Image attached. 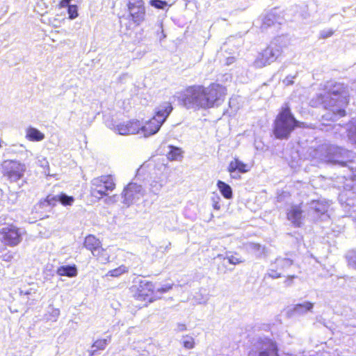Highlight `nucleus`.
Wrapping results in <instances>:
<instances>
[{"label": "nucleus", "mask_w": 356, "mask_h": 356, "mask_svg": "<svg viewBox=\"0 0 356 356\" xmlns=\"http://www.w3.org/2000/svg\"><path fill=\"white\" fill-rule=\"evenodd\" d=\"M227 95V88L218 83H211L207 87L194 84L186 86L180 93L179 102L186 109L210 108Z\"/></svg>", "instance_id": "f257e3e1"}, {"label": "nucleus", "mask_w": 356, "mask_h": 356, "mask_svg": "<svg viewBox=\"0 0 356 356\" xmlns=\"http://www.w3.org/2000/svg\"><path fill=\"white\" fill-rule=\"evenodd\" d=\"M303 122L298 120L292 113L288 103H285L276 115L272 128V134L275 139L287 140L297 128H306Z\"/></svg>", "instance_id": "f03ea898"}, {"label": "nucleus", "mask_w": 356, "mask_h": 356, "mask_svg": "<svg viewBox=\"0 0 356 356\" xmlns=\"http://www.w3.org/2000/svg\"><path fill=\"white\" fill-rule=\"evenodd\" d=\"M173 110L171 102H166L161 104L154 112V115L140 123V134L148 137L156 134Z\"/></svg>", "instance_id": "7ed1b4c3"}, {"label": "nucleus", "mask_w": 356, "mask_h": 356, "mask_svg": "<svg viewBox=\"0 0 356 356\" xmlns=\"http://www.w3.org/2000/svg\"><path fill=\"white\" fill-rule=\"evenodd\" d=\"M332 96L337 97L338 99H343L345 103H348V93L346 86L341 83H334L327 86V90L325 95L318 94L310 101V105L313 107L322 106L324 108H328L330 106H334L337 104L331 103L333 99Z\"/></svg>", "instance_id": "20e7f679"}, {"label": "nucleus", "mask_w": 356, "mask_h": 356, "mask_svg": "<svg viewBox=\"0 0 356 356\" xmlns=\"http://www.w3.org/2000/svg\"><path fill=\"white\" fill-rule=\"evenodd\" d=\"M133 297L138 301L150 303L157 298L156 290L152 282L140 280L138 284L131 286Z\"/></svg>", "instance_id": "39448f33"}, {"label": "nucleus", "mask_w": 356, "mask_h": 356, "mask_svg": "<svg viewBox=\"0 0 356 356\" xmlns=\"http://www.w3.org/2000/svg\"><path fill=\"white\" fill-rule=\"evenodd\" d=\"M115 188V184L111 175H102L95 178L91 183L90 194L92 197L101 199L108 195Z\"/></svg>", "instance_id": "423d86ee"}, {"label": "nucleus", "mask_w": 356, "mask_h": 356, "mask_svg": "<svg viewBox=\"0 0 356 356\" xmlns=\"http://www.w3.org/2000/svg\"><path fill=\"white\" fill-rule=\"evenodd\" d=\"M83 247L90 251L93 256L101 262L107 263L109 261V253L102 248L101 241L94 235L88 234L85 237Z\"/></svg>", "instance_id": "0eeeda50"}, {"label": "nucleus", "mask_w": 356, "mask_h": 356, "mask_svg": "<svg viewBox=\"0 0 356 356\" xmlns=\"http://www.w3.org/2000/svg\"><path fill=\"white\" fill-rule=\"evenodd\" d=\"M129 19L136 25H140L145 19L146 10L143 0H128Z\"/></svg>", "instance_id": "6e6552de"}, {"label": "nucleus", "mask_w": 356, "mask_h": 356, "mask_svg": "<svg viewBox=\"0 0 356 356\" xmlns=\"http://www.w3.org/2000/svg\"><path fill=\"white\" fill-rule=\"evenodd\" d=\"M25 171L24 164L13 160L5 161L2 165V173L10 181H17L20 179Z\"/></svg>", "instance_id": "1a4fd4ad"}, {"label": "nucleus", "mask_w": 356, "mask_h": 356, "mask_svg": "<svg viewBox=\"0 0 356 356\" xmlns=\"http://www.w3.org/2000/svg\"><path fill=\"white\" fill-rule=\"evenodd\" d=\"M281 54L278 49H274L270 46L266 47L257 57L254 64L257 67H263L274 62Z\"/></svg>", "instance_id": "9d476101"}, {"label": "nucleus", "mask_w": 356, "mask_h": 356, "mask_svg": "<svg viewBox=\"0 0 356 356\" xmlns=\"http://www.w3.org/2000/svg\"><path fill=\"white\" fill-rule=\"evenodd\" d=\"M2 241L11 247L17 245L22 241V234L18 228L10 225L0 230Z\"/></svg>", "instance_id": "9b49d317"}, {"label": "nucleus", "mask_w": 356, "mask_h": 356, "mask_svg": "<svg viewBox=\"0 0 356 356\" xmlns=\"http://www.w3.org/2000/svg\"><path fill=\"white\" fill-rule=\"evenodd\" d=\"M140 122L132 120L118 124L115 130L120 135H130L140 134Z\"/></svg>", "instance_id": "f8f14e48"}, {"label": "nucleus", "mask_w": 356, "mask_h": 356, "mask_svg": "<svg viewBox=\"0 0 356 356\" xmlns=\"http://www.w3.org/2000/svg\"><path fill=\"white\" fill-rule=\"evenodd\" d=\"M250 170V167L247 163H243L238 158H234L227 167V172L230 174L232 179L240 177L239 174H243Z\"/></svg>", "instance_id": "ddd939ff"}, {"label": "nucleus", "mask_w": 356, "mask_h": 356, "mask_svg": "<svg viewBox=\"0 0 356 356\" xmlns=\"http://www.w3.org/2000/svg\"><path fill=\"white\" fill-rule=\"evenodd\" d=\"M262 346L258 356H280L279 349L276 341L270 339H266L260 341Z\"/></svg>", "instance_id": "4468645a"}, {"label": "nucleus", "mask_w": 356, "mask_h": 356, "mask_svg": "<svg viewBox=\"0 0 356 356\" xmlns=\"http://www.w3.org/2000/svg\"><path fill=\"white\" fill-rule=\"evenodd\" d=\"M142 187L136 183H129L123 191V196L127 201L138 198L141 195Z\"/></svg>", "instance_id": "2eb2a0df"}, {"label": "nucleus", "mask_w": 356, "mask_h": 356, "mask_svg": "<svg viewBox=\"0 0 356 356\" xmlns=\"http://www.w3.org/2000/svg\"><path fill=\"white\" fill-rule=\"evenodd\" d=\"M303 213L301 205H293L286 213L287 219L297 222L302 218Z\"/></svg>", "instance_id": "dca6fc26"}, {"label": "nucleus", "mask_w": 356, "mask_h": 356, "mask_svg": "<svg viewBox=\"0 0 356 356\" xmlns=\"http://www.w3.org/2000/svg\"><path fill=\"white\" fill-rule=\"evenodd\" d=\"M111 339V337L108 336L105 339L95 340L92 344V350L90 352L89 356H93L97 351L105 350Z\"/></svg>", "instance_id": "f3484780"}, {"label": "nucleus", "mask_w": 356, "mask_h": 356, "mask_svg": "<svg viewBox=\"0 0 356 356\" xmlns=\"http://www.w3.org/2000/svg\"><path fill=\"white\" fill-rule=\"evenodd\" d=\"M26 138L29 141L38 142L44 138V134L34 127H29L26 130Z\"/></svg>", "instance_id": "a211bd4d"}, {"label": "nucleus", "mask_w": 356, "mask_h": 356, "mask_svg": "<svg viewBox=\"0 0 356 356\" xmlns=\"http://www.w3.org/2000/svg\"><path fill=\"white\" fill-rule=\"evenodd\" d=\"M56 273L60 276L72 277L76 276L77 269L75 265L61 266L57 268Z\"/></svg>", "instance_id": "6ab92c4d"}, {"label": "nucleus", "mask_w": 356, "mask_h": 356, "mask_svg": "<svg viewBox=\"0 0 356 356\" xmlns=\"http://www.w3.org/2000/svg\"><path fill=\"white\" fill-rule=\"evenodd\" d=\"M217 187L220 192L221 195L227 200H230L233 197V191L231 186L227 183L218 180L217 181Z\"/></svg>", "instance_id": "aec40b11"}, {"label": "nucleus", "mask_w": 356, "mask_h": 356, "mask_svg": "<svg viewBox=\"0 0 356 356\" xmlns=\"http://www.w3.org/2000/svg\"><path fill=\"white\" fill-rule=\"evenodd\" d=\"M169 151L166 157L170 161L180 160L183 157V151L180 147L169 145Z\"/></svg>", "instance_id": "412c9836"}, {"label": "nucleus", "mask_w": 356, "mask_h": 356, "mask_svg": "<svg viewBox=\"0 0 356 356\" xmlns=\"http://www.w3.org/2000/svg\"><path fill=\"white\" fill-rule=\"evenodd\" d=\"M59 203V194L53 195L49 194L46 197L39 203V207L41 208L45 204L48 206H56Z\"/></svg>", "instance_id": "4be33fe9"}, {"label": "nucleus", "mask_w": 356, "mask_h": 356, "mask_svg": "<svg viewBox=\"0 0 356 356\" xmlns=\"http://www.w3.org/2000/svg\"><path fill=\"white\" fill-rule=\"evenodd\" d=\"M129 268L125 265H120L118 268L109 270L105 276H111L113 277H119L123 274L128 273Z\"/></svg>", "instance_id": "5701e85b"}, {"label": "nucleus", "mask_w": 356, "mask_h": 356, "mask_svg": "<svg viewBox=\"0 0 356 356\" xmlns=\"http://www.w3.org/2000/svg\"><path fill=\"white\" fill-rule=\"evenodd\" d=\"M74 202V197L67 195L65 193H59V203L64 207L72 206Z\"/></svg>", "instance_id": "b1692460"}, {"label": "nucleus", "mask_w": 356, "mask_h": 356, "mask_svg": "<svg viewBox=\"0 0 356 356\" xmlns=\"http://www.w3.org/2000/svg\"><path fill=\"white\" fill-rule=\"evenodd\" d=\"M313 303L310 302H305L296 305L294 307V310L299 313L306 312L310 311L313 308Z\"/></svg>", "instance_id": "393cba45"}, {"label": "nucleus", "mask_w": 356, "mask_h": 356, "mask_svg": "<svg viewBox=\"0 0 356 356\" xmlns=\"http://www.w3.org/2000/svg\"><path fill=\"white\" fill-rule=\"evenodd\" d=\"M182 346L186 349H193L195 346V341L193 337L185 335L183 337Z\"/></svg>", "instance_id": "a878e982"}, {"label": "nucleus", "mask_w": 356, "mask_h": 356, "mask_svg": "<svg viewBox=\"0 0 356 356\" xmlns=\"http://www.w3.org/2000/svg\"><path fill=\"white\" fill-rule=\"evenodd\" d=\"M276 20L275 15H266L263 20L261 24V28L267 29L275 24Z\"/></svg>", "instance_id": "bb28decb"}, {"label": "nucleus", "mask_w": 356, "mask_h": 356, "mask_svg": "<svg viewBox=\"0 0 356 356\" xmlns=\"http://www.w3.org/2000/svg\"><path fill=\"white\" fill-rule=\"evenodd\" d=\"M67 13L69 18L73 19L79 16L78 7L76 5H70L67 6Z\"/></svg>", "instance_id": "cd10ccee"}, {"label": "nucleus", "mask_w": 356, "mask_h": 356, "mask_svg": "<svg viewBox=\"0 0 356 356\" xmlns=\"http://www.w3.org/2000/svg\"><path fill=\"white\" fill-rule=\"evenodd\" d=\"M314 210L317 213L327 215V207L326 204L317 201L314 207Z\"/></svg>", "instance_id": "c85d7f7f"}, {"label": "nucleus", "mask_w": 356, "mask_h": 356, "mask_svg": "<svg viewBox=\"0 0 356 356\" xmlns=\"http://www.w3.org/2000/svg\"><path fill=\"white\" fill-rule=\"evenodd\" d=\"M228 262L231 264L236 265L243 262V259L241 257L238 256L237 253H234V254L227 256L226 257Z\"/></svg>", "instance_id": "c756f323"}, {"label": "nucleus", "mask_w": 356, "mask_h": 356, "mask_svg": "<svg viewBox=\"0 0 356 356\" xmlns=\"http://www.w3.org/2000/svg\"><path fill=\"white\" fill-rule=\"evenodd\" d=\"M149 4L156 8L163 9L167 6V2L162 0H151Z\"/></svg>", "instance_id": "7c9ffc66"}, {"label": "nucleus", "mask_w": 356, "mask_h": 356, "mask_svg": "<svg viewBox=\"0 0 356 356\" xmlns=\"http://www.w3.org/2000/svg\"><path fill=\"white\" fill-rule=\"evenodd\" d=\"M1 259L6 262H10L14 259V253L11 251H8L2 254Z\"/></svg>", "instance_id": "2f4dec72"}, {"label": "nucleus", "mask_w": 356, "mask_h": 356, "mask_svg": "<svg viewBox=\"0 0 356 356\" xmlns=\"http://www.w3.org/2000/svg\"><path fill=\"white\" fill-rule=\"evenodd\" d=\"M172 284H166V285H164L160 288H156V293L159 292V293H165V292H168L169 291L170 289H172Z\"/></svg>", "instance_id": "473e14b6"}, {"label": "nucleus", "mask_w": 356, "mask_h": 356, "mask_svg": "<svg viewBox=\"0 0 356 356\" xmlns=\"http://www.w3.org/2000/svg\"><path fill=\"white\" fill-rule=\"evenodd\" d=\"M213 207L215 209L218 210L220 209V198L218 195L213 197Z\"/></svg>", "instance_id": "72a5a7b5"}, {"label": "nucleus", "mask_w": 356, "mask_h": 356, "mask_svg": "<svg viewBox=\"0 0 356 356\" xmlns=\"http://www.w3.org/2000/svg\"><path fill=\"white\" fill-rule=\"evenodd\" d=\"M72 0H60L58 3V8H63L67 7L70 5V3Z\"/></svg>", "instance_id": "f704fd0d"}, {"label": "nucleus", "mask_w": 356, "mask_h": 356, "mask_svg": "<svg viewBox=\"0 0 356 356\" xmlns=\"http://www.w3.org/2000/svg\"><path fill=\"white\" fill-rule=\"evenodd\" d=\"M334 32L333 31H323L321 33V36L322 38H326L328 37H330L333 35Z\"/></svg>", "instance_id": "c9c22d12"}, {"label": "nucleus", "mask_w": 356, "mask_h": 356, "mask_svg": "<svg viewBox=\"0 0 356 356\" xmlns=\"http://www.w3.org/2000/svg\"><path fill=\"white\" fill-rule=\"evenodd\" d=\"M334 113L339 117H344L346 115V111L343 108L337 109Z\"/></svg>", "instance_id": "e433bc0d"}, {"label": "nucleus", "mask_w": 356, "mask_h": 356, "mask_svg": "<svg viewBox=\"0 0 356 356\" xmlns=\"http://www.w3.org/2000/svg\"><path fill=\"white\" fill-rule=\"evenodd\" d=\"M296 277V276L295 275L288 276L284 282L286 283V285L289 286L292 283L293 280Z\"/></svg>", "instance_id": "4c0bfd02"}, {"label": "nucleus", "mask_w": 356, "mask_h": 356, "mask_svg": "<svg viewBox=\"0 0 356 356\" xmlns=\"http://www.w3.org/2000/svg\"><path fill=\"white\" fill-rule=\"evenodd\" d=\"M270 276L273 278H278L282 276L280 273H277L274 270L271 269L270 273Z\"/></svg>", "instance_id": "58836bf2"}, {"label": "nucleus", "mask_w": 356, "mask_h": 356, "mask_svg": "<svg viewBox=\"0 0 356 356\" xmlns=\"http://www.w3.org/2000/svg\"><path fill=\"white\" fill-rule=\"evenodd\" d=\"M252 248L254 249V250H260L261 248V245L259 244H257V243H254L252 244Z\"/></svg>", "instance_id": "ea45409f"}, {"label": "nucleus", "mask_w": 356, "mask_h": 356, "mask_svg": "<svg viewBox=\"0 0 356 356\" xmlns=\"http://www.w3.org/2000/svg\"><path fill=\"white\" fill-rule=\"evenodd\" d=\"M1 143H2V140L0 139V148L2 147Z\"/></svg>", "instance_id": "a19ab883"}]
</instances>
